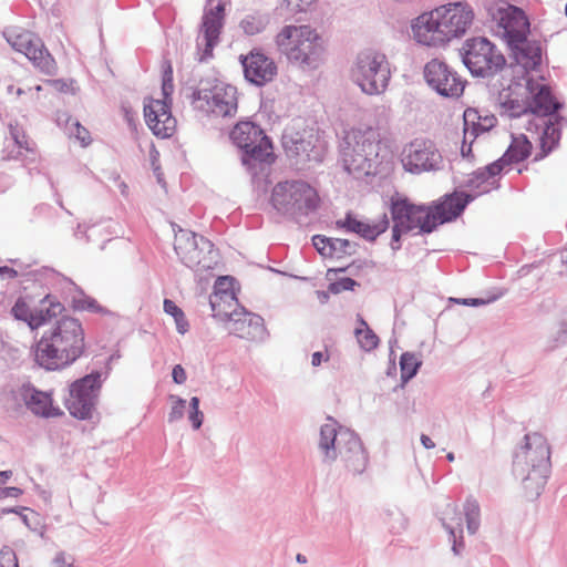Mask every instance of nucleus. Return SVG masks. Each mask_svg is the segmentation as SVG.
I'll use <instances>...</instances> for the list:
<instances>
[{
    "label": "nucleus",
    "instance_id": "obj_1",
    "mask_svg": "<svg viewBox=\"0 0 567 567\" xmlns=\"http://www.w3.org/2000/svg\"><path fill=\"white\" fill-rule=\"evenodd\" d=\"M474 196L463 190L445 194L431 204H414L406 197H392L390 214L393 226L404 233L419 229L417 234H431L437 226L457 219Z\"/></svg>",
    "mask_w": 567,
    "mask_h": 567
},
{
    "label": "nucleus",
    "instance_id": "obj_2",
    "mask_svg": "<svg viewBox=\"0 0 567 567\" xmlns=\"http://www.w3.org/2000/svg\"><path fill=\"white\" fill-rule=\"evenodd\" d=\"M84 350L82 323L76 318L63 316L35 343L34 361L47 371H59L73 364L83 355Z\"/></svg>",
    "mask_w": 567,
    "mask_h": 567
},
{
    "label": "nucleus",
    "instance_id": "obj_3",
    "mask_svg": "<svg viewBox=\"0 0 567 567\" xmlns=\"http://www.w3.org/2000/svg\"><path fill=\"white\" fill-rule=\"evenodd\" d=\"M474 19L466 2H453L419 16L412 23L415 40L427 47H441L463 37Z\"/></svg>",
    "mask_w": 567,
    "mask_h": 567
},
{
    "label": "nucleus",
    "instance_id": "obj_4",
    "mask_svg": "<svg viewBox=\"0 0 567 567\" xmlns=\"http://www.w3.org/2000/svg\"><path fill=\"white\" fill-rule=\"evenodd\" d=\"M550 445L538 433H527L523 444L514 452L513 473L522 480L527 497L537 498L545 488L551 472Z\"/></svg>",
    "mask_w": 567,
    "mask_h": 567
},
{
    "label": "nucleus",
    "instance_id": "obj_5",
    "mask_svg": "<svg viewBox=\"0 0 567 567\" xmlns=\"http://www.w3.org/2000/svg\"><path fill=\"white\" fill-rule=\"evenodd\" d=\"M233 278L225 276L217 280L215 292L209 298L213 317L228 323L230 333L248 340L262 339L266 334L264 318L257 313L239 307L233 290L224 288Z\"/></svg>",
    "mask_w": 567,
    "mask_h": 567
},
{
    "label": "nucleus",
    "instance_id": "obj_6",
    "mask_svg": "<svg viewBox=\"0 0 567 567\" xmlns=\"http://www.w3.org/2000/svg\"><path fill=\"white\" fill-rule=\"evenodd\" d=\"M229 137L240 152L241 165L252 182L265 179L276 161L272 142L254 122L243 121L230 131Z\"/></svg>",
    "mask_w": 567,
    "mask_h": 567
},
{
    "label": "nucleus",
    "instance_id": "obj_7",
    "mask_svg": "<svg viewBox=\"0 0 567 567\" xmlns=\"http://www.w3.org/2000/svg\"><path fill=\"white\" fill-rule=\"evenodd\" d=\"M276 43L287 60L301 69H317L322 61V38L310 25H286L277 34Z\"/></svg>",
    "mask_w": 567,
    "mask_h": 567
},
{
    "label": "nucleus",
    "instance_id": "obj_8",
    "mask_svg": "<svg viewBox=\"0 0 567 567\" xmlns=\"http://www.w3.org/2000/svg\"><path fill=\"white\" fill-rule=\"evenodd\" d=\"M380 135L377 130H351L340 144L343 168L349 174L369 175L380 151Z\"/></svg>",
    "mask_w": 567,
    "mask_h": 567
},
{
    "label": "nucleus",
    "instance_id": "obj_9",
    "mask_svg": "<svg viewBox=\"0 0 567 567\" xmlns=\"http://www.w3.org/2000/svg\"><path fill=\"white\" fill-rule=\"evenodd\" d=\"M317 190L305 181H285L276 184L270 203L281 215L297 219L308 216L319 207Z\"/></svg>",
    "mask_w": 567,
    "mask_h": 567
},
{
    "label": "nucleus",
    "instance_id": "obj_10",
    "mask_svg": "<svg viewBox=\"0 0 567 567\" xmlns=\"http://www.w3.org/2000/svg\"><path fill=\"white\" fill-rule=\"evenodd\" d=\"M110 370L107 365L103 371L92 370L69 384V395L64 399V404L73 417L78 420L92 419Z\"/></svg>",
    "mask_w": 567,
    "mask_h": 567
},
{
    "label": "nucleus",
    "instance_id": "obj_11",
    "mask_svg": "<svg viewBox=\"0 0 567 567\" xmlns=\"http://www.w3.org/2000/svg\"><path fill=\"white\" fill-rule=\"evenodd\" d=\"M237 89L215 78L202 79L192 92L194 109L217 116H230L237 111Z\"/></svg>",
    "mask_w": 567,
    "mask_h": 567
},
{
    "label": "nucleus",
    "instance_id": "obj_12",
    "mask_svg": "<svg viewBox=\"0 0 567 567\" xmlns=\"http://www.w3.org/2000/svg\"><path fill=\"white\" fill-rule=\"evenodd\" d=\"M352 80L368 95L383 93L391 79L385 54L365 50L358 54L351 71Z\"/></svg>",
    "mask_w": 567,
    "mask_h": 567
},
{
    "label": "nucleus",
    "instance_id": "obj_13",
    "mask_svg": "<svg viewBox=\"0 0 567 567\" xmlns=\"http://www.w3.org/2000/svg\"><path fill=\"white\" fill-rule=\"evenodd\" d=\"M174 250L183 265L196 271L214 269L219 259L209 239L182 228L175 234Z\"/></svg>",
    "mask_w": 567,
    "mask_h": 567
},
{
    "label": "nucleus",
    "instance_id": "obj_14",
    "mask_svg": "<svg viewBox=\"0 0 567 567\" xmlns=\"http://www.w3.org/2000/svg\"><path fill=\"white\" fill-rule=\"evenodd\" d=\"M461 55L464 65L477 78H492L506 65L504 54L484 37L467 39Z\"/></svg>",
    "mask_w": 567,
    "mask_h": 567
},
{
    "label": "nucleus",
    "instance_id": "obj_15",
    "mask_svg": "<svg viewBox=\"0 0 567 567\" xmlns=\"http://www.w3.org/2000/svg\"><path fill=\"white\" fill-rule=\"evenodd\" d=\"M34 281L41 285L62 287L68 289L71 296V305L74 311H87L100 313L102 316H112L113 312L101 306L93 297L87 296L81 287L75 285L70 278L61 275L50 267H41L29 271Z\"/></svg>",
    "mask_w": 567,
    "mask_h": 567
},
{
    "label": "nucleus",
    "instance_id": "obj_16",
    "mask_svg": "<svg viewBox=\"0 0 567 567\" xmlns=\"http://www.w3.org/2000/svg\"><path fill=\"white\" fill-rule=\"evenodd\" d=\"M402 155L404 169L412 174L437 172L444 167L441 152L427 138H414L404 147Z\"/></svg>",
    "mask_w": 567,
    "mask_h": 567
},
{
    "label": "nucleus",
    "instance_id": "obj_17",
    "mask_svg": "<svg viewBox=\"0 0 567 567\" xmlns=\"http://www.w3.org/2000/svg\"><path fill=\"white\" fill-rule=\"evenodd\" d=\"M488 14L493 22L502 32L508 47H515L516 43H523L529 33V21L523 9L502 4L491 7Z\"/></svg>",
    "mask_w": 567,
    "mask_h": 567
},
{
    "label": "nucleus",
    "instance_id": "obj_18",
    "mask_svg": "<svg viewBox=\"0 0 567 567\" xmlns=\"http://www.w3.org/2000/svg\"><path fill=\"white\" fill-rule=\"evenodd\" d=\"M319 140L312 130L296 131L288 127L281 137L282 148L289 158H296V164L307 162L320 163L323 157Z\"/></svg>",
    "mask_w": 567,
    "mask_h": 567
},
{
    "label": "nucleus",
    "instance_id": "obj_19",
    "mask_svg": "<svg viewBox=\"0 0 567 567\" xmlns=\"http://www.w3.org/2000/svg\"><path fill=\"white\" fill-rule=\"evenodd\" d=\"M423 76L426 84L443 97H458L464 92L465 82L440 59H432L424 65Z\"/></svg>",
    "mask_w": 567,
    "mask_h": 567
},
{
    "label": "nucleus",
    "instance_id": "obj_20",
    "mask_svg": "<svg viewBox=\"0 0 567 567\" xmlns=\"http://www.w3.org/2000/svg\"><path fill=\"white\" fill-rule=\"evenodd\" d=\"M63 311H65L64 305L51 293L45 295L40 301L39 307L33 310L30 309L22 297L18 298L11 308V315L13 318L25 322L31 330H35L45 324L53 318L62 315Z\"/></svg>",
    "mask_w": 567,
    "mask_h": 567
},
{
    "label": "nucleus",
    "instance_id": "obj_21",
    "mask_svg": "<svg viewBox=\"0 0 567 567\" xmlns=\"http://www.w3.org/2000/svg\"><path fill=\"white\" fill-rule=\"evenodd\" d=\"M338 455L353 474H361L368 465V454L360 436L350 429H340Z\"/></svg>",
    "mask_w": 567,
    "mask_h": 567
},
{
    "label": "nucleus",
    "instance_id": "obj_22",
    "mask_svg": "<svg viewBox=\"0 0 567 567\" xmlns=\"http://www.w3.org/2000/svg\"><path fill=\"white\" fill-rule=\"evenodd\" d=\"M144 117L157 137L166 138L173 135L176 120L171 112V101L148 99V102L144 103Z\"/></svg>",
    "mask_w": 567,
    "mask_h": 567
},
{
    "label": "nucleus",
    "instance_id": "obj_23",
    "mask_svg": "<svg viewBox=\"0 0 567 567\" xmlns=\"http://www.w3.org/2000/svg\"><path fill=\"white\" fill-rule=\"evenodd\" d=\"M245 79L262 86L270 82L277 74L275 62L259 50H252L248 55H240Z\"/></svg>",
    "mask_w": 567,
    "mask_h": 567
},
{
    "label": "nucleus",
    "instance_id": "obj_24",
    "mask_svg": "<svg viewBox=\"0 0 567 567\" xmlns=\"http://www.w3.org/2000/svg\"><path fill=\"white\" fill-rule=\"evenodd\" d=\"M526 89L530 93L528 99L529 114L536 115L538 118H546L555 115L563 109V104L556 100L548 85L535 83L528 80Z\"/></svg>",
    "mask_w": 567,
    "mask_h": 567
},
{
    "label": "nucleus",
    "instance_id": "obj_25",
    "mask_svg": "<svg viewBox=\"0 0 567 567\" xmlns=\"http://www.w3.org/2000/svg\"><path fill=\"white\" fill-rule=\"evenodd\" d=\"M19 395L28 410L34 415L41 417L61 416L63 412L53 405L52 396L49 392L37 389L30 382L23 383L19 389Z\"/></svg>",
    "mask_w": 567,
    "mask_h": 567
},
{
    "label": "nucleus",
    "instance_id": "obj_26",
    "mask_svg": "<svg viewBox=\"0 0 567 567\" xmlns=\"http://www.w3.org/2000/svg\"><path fill=\"white\" fill-rule=\"evenodd\" d=\"M563 122H567V120L560 115L555 116V123L546 118H538L537 122H528V125L526 126L527 131H532L533 128L538 130L539 127L543 128L539 138L540 152L536 154L535 161L543 159L558 146L561 137V131L558 125H560Z\"/></svg>",
    "mask_w": 567,
    "mask_h": 567
},
{
    "label": "nucleus",
    "instance_id": "obj_27",
    "mask_svg": "<svg viewBox=\"0 0 567 567\" xmlns=\"http://www.w3.org/2000/svg\"><path fill=\"white\" fill-rule=\"evenodd\" d=\"M337 228L344 229L348 233H354L365 239L367 241H375L377 238L386 231L390 226L386 214L375 224H369L358 220L352 213H347L344 219L336 221Z\"/></svg>",
    "mask_w": 567,
    "mask_h": 567
},
{
    "label": "nucleus",
    "instance_id": "obj_28",
    "mask_svg": "<svg viewBox=\"0 0 567 567\" xmlns=\"http://www.w3.org/2000/svg\"><path fill=\"white\" fill-rule=\"evenodd\" d=\"M504 168L499 165V161H495L485 167L474 171L470 178L465 182V186L476 190L474 199L478 195L487 194L492 189L499 187L498 179L496 178ZM473 196V194H470Z\"/></svg>",
    "mask_w": 567,
    "mask_h": 567
},
{
    "label": "nucleus",
    "instance_id": "obj_29",
    "mask_svg": "<svg viewBox=\"0 0 567 567\" xmlns=\"http://www.w3.org/2000/svg\"><path fill=\"white\" fill-rule=\"evenodd\" d=\"M340 429L344 427L330 416L320 426L318 447L323 455L322 462L326 464H332L338 457Z\"/></svg>",
    "mask_w": 567,
    "mask_h": 567
},
{
    "label": "nucleus",
    "instance_id": "obj_30",
    "mask_svg": "<svg viewBox=\"0 0 567 567\" xmlns=\"http://www.w3.org/2000/svg\"><path fill=\"white\" fill-rule=\"evenodd\" d=\"M518 64L526 71L536 70L542 63V45L538 41H528L516 43L515 47H508Z\"/></svg>",
    "mask_w": 567,
    "mask_h": 567
},
{
    "label": "nucleus",
    "instance_id": "obj_31",
    "mask_svg": "<svg viewBox=\"0 0 567 567\" xmlns=\"http://www.w3.org/2000/svg\"><path fill=\"white\" fill-rule=\"evenodd\" d=\"M23 54L44 74L53 75L55 73V61L39 39H32Z\"/></svg>",
    "mask_w": 567,
    "mask_h": 567
},
{
    "label": "nucleus",
    "instance_id": "obj_32",
    "mask_svg": "<svg viewBox=\"0 0 567 567\" xmlns=\"http://www.w3.org/2000/svg\"><path fill=\"white\" fill-rule=\"evenodd\" d=\"M532 150L533 145L525 134L512 135L509 146L497 161L504 168L506 165L517 164L528 158Z\"/></svg>",
    "mask_w": 567,
    "mask_h": 567
},
{
    "label": "nucleus",
    "instance_id": "obj_33",
    "mask_svg": "<svg viewBox=\"0 0 567 567\" xmlns=\"http://www.w3.org/2000/svg\"><path fill=\"white\" fill-rule=\"evenodd\" d=\"M223 22L224 21L220 19V17L210 16V13L204 11L202 27L203 37L205 40V49L200 60L213 55V50L219 41Z\"/></svg>",
    "mask_w": 567,
    "mask_h": 567
},
{
    "label": "nucleus",
    "instance_id": "obj_34",
    "mask_svg": "<svg viewBox=\"0 0 567 567\" xmlns=\"http://www.w3.org/2000/svg\"><path fill=\"white\" fill-rule=\"evenodd\" d=\"M464 120V136L465 140L471 137L472 142L482 133L491 130L496 122L494 116H491L488 124H483L481 122V116L475 109H466L463 114Z\"/></svg>",
    "mask_w": 567,
    "mask_h": 567
},
{
    "label": "nucleus",
    "instance_id": "obj_35",
    "mask_svg": "<svg viewBox=\"0 0 567 567\" xmlns=\"http://www.w3.org/2000/svg\"><path fill=\"white\" fill-rule=\"evenodd\" d=\"M499 106L502 109V115L508 117H520L522 115L529 114L528 101L519 100L517 96H513L509 90H503L499 93Z\"/></svg>",
    "mask_w": 567,
    "mask_h": 567
},
{
    "label": "nucleus",
    "instance_id": "obj_36",
    "mask_svg": "<svg viewBox=\"0 0 567 567\" xmlns=\"http://www.w3.org/2000/svg\"><path fill=\"white\" fill-rule=\"evenodd\" d=\"M422 365V360L413 352H403L400 358L401 385L413 379Z\"/></svg>",
    "mask_w": 567,
    "mask_h": 567
},
{
    "label": "nucleus",
    "instance_id": "obj_37",
    "mask_svg": "<svg viewBox=\"0 0 567 567\" xmlns=\"http://www.w3.org/2000/svg\"><path fill=\"white\" fill-rule=\"evenodd\" d=\"M359 322L362 326V328H357L354 330V334L360 348L365 352L374 350L379 346V337L368 326V323L362 317H359Z\"/></svg>",
    "mask_w": 567,
    "mask_h": 567
},
{
    "label": "nucleus",
    "instance_id": "obj_38",
    "mask_svg": "<svg viewBox=\"0 0 567 567\" xmlns=\"http://www.w3.org/2000/svg\"><path fill=\"white\" fill-rule=\"evenodd\" d=\"M464 514L466 519V527L470 534H475L480 527V505L474 497L466 498L464 503Z\"/></svg>",
    "mask_w": 567,
    "mask_h": 567
},
{
    "label": "nucleus",
    "instance_id": "obj_39",
    "mask_svg": "<svg viewBox=\"0 0 567 567\" xmlns=\"http://www.w3.org/2000/svg\"><path fill=\"white\" fill-rule=\"evenodd\" d=\"M164 311L174 318L176 330L185 334L189 330V323L184 311L171 299H165L163 303Z\"/></svg>",
    "mask_w": 567,
    "mask_h": 567
},
{
    "label": "nucleus",
    "instance_id": "obj_40",
    "mask_svg": "<svg viewBox=\"0 0 567 567\" xmlns=\"http://www.w3.org/2000/svg\"><path fill=\"white\" fill-rule=\"evenodd\" d=\"M384 520L389 527V530L393 534L402 533L406 528V525H408L406 517L398 508L386 511Z\"/></svg>",
    "mask_w": 567,
    "mask_h": 567
},
{
    "label": "nucleus",
    "instance_id": "obj_41",
    "mask_svg": "<svg viewBox=\"0 0 567 567\" xmlns=\"http://www.w3.org/2000/svg\"><path fill=\"white\" fill-rule=\"evenodd\" d=\"M359 244L352 243L348 239L332 238L331 247L329 250L330 257H341L343 255H354L358 250Z\"/></svg>",
    "mask_w": 567,
    "mask_h": 567
},
{
    "label": "nucleus",
    "instance_id": "obj_42",
    "mask_svg": "<svg viewBox=\"0 0 567 567\" xmlns=\"http://www.w3.org/2000/svg\"><path fill=\"white\" fill-rule=\"evenodd\" d=\"M10 135L11 138L8 144L18 148V154H24V152H31L33 154L32 150L29 147L24 133L18 126L10 125Z\"/></svg>",
    "mask_w": 567,
    "mask_h": 567
},
{
    "label": "nucleus",
    "instance_id": "obj_43",
    "mask_svg": "<svg viewBox=\"0 0 567 567\" xmlns=\"http://www.w3.org/2000/svg\"><path fill=\"white\" fill-rule=\"evenodd\" d=\"M240 27L243 28L246 34L255 35L265 30L266 23L259 17L247 16L245 19L241 20Z\"/></svg>",
    "mask_w": 567,
    "mask_h": 567
},
{
    "label": "nucleus",
    "instance_id": "obj_44",
    "mask_svg": "<svg viewBox=\"0 0 567 567\" xmlns=\"http://www.w3.org/2000/svg\"><path fill=\"white\" fill-rule=\"evenodd\" d=\"M12 476V471H1L0 472V499L12 497H19L23 491L16 486L4 487L3 485L8 482V480Z\"/></svg>",
    "mask_w": 567,
    "mask_h": 567
},
{
    "label": "nucleus",
    "instance_id": "obj_45",
    "mask_svg": "<svg viewBox=\"0 0 567 567\" xmlns=\"http://www.w3.org/2000/svg\"><path fill=\"white\" fill-rule=\"evenodd\" d=\"M169 400L173 402V405L168 413L167 421H168V423H175V422L179 421L181 419H183V416H184V412H185V408H186V400H184L177 395H174V394L169 395Z\"/></svg>",
    "mask_w": 567,
    "mask_h": 567
},
{
    "label": "nucleus",
    "instance_id": "obj_46",
    "mask_svg": "<svg viewBox=\"0 0 567 567\" xmlns=\"http://www.w3.org/2000/svg\"><path fill=\"white\" fill-rule=\"evenodd\" d=\"M188 419L194 430L200 429L204 421V414L199 410V399L193 396L189 401Z\"/></svg>",
    "mask_w": 567,
    "mask_h": 567
},
{
    "label": "nucleus",
    "instance_id": "obj_47",
    "mask_svg": "<svg viewBox=\"0 0 567 567\" xmlns=\"http://www.w3.org/2000/svg\"><path fill=\"white\" fill-rule=\"evenodd\" d=\"M359 286L360 284L357 280L350 277H343L333 282H330L329 291L333 295H338L342 291H353L354 288Z\"/></svg>",
    "mask_w": 567,
    "mask_h": 567
},
{
    "label": "nucleus",
    "instance_id": "obj_48",
    "mask_svg": "<svg viewBox=\"0 0 567 567\" xmlns=\"http://www.w3.org/2000/svg\"><path fill=\"white\" fill-rule=\"evenodd\" d=\"M7 40L16 51L23 53L28 50V45L32 41V35L27 32H21L9 35Z\"/></svg>",
    "mask_w": 567,
    "mask_h": 567
},
{
    "label": "nucleus",
    "instance_id": "obj_49",
    "mask_svg": "<svg viewBox=\"0 0 567 567\" xmlns=\"http://www.w3.org/2000/svg\"><path fill=\"white\" fill-rule=\"evenodd\" d=\"M332 237H327L324 235H315L312 237V244L317 251L324 257H330L329 250L331 247Z\"/></svg>",
    "mask_w": 567,
    "mask_h": 567
},
{
    "label": "nucleus",
    "instance_id": "obj_50",
    "mask_svg": "<svg viewBox=\"0 0 567 567\" xmlns=\"http://www.w3.org/2000/svg\"><path fill=\"white\" fill-rule=\"evenodd\" d=\"M567 344V308L564 311L563 320L555 336V347Z\"/></svg>",
    "mask_w": 567,
    "mask_h": 567
},
{
    "label": "nucleus",
    "instance_id": "obj_51",
    "mask_svg": "<svg viewBox=\"0 0 567 567\" xmlns=\"http://www.w3.org/2000/svg\"><path fill=\"white\" fill-rule=\"evenodd\" d=\"M443 526L444 528L446 529V532L449 533L450 535V538L452 539L453 542V545H452V551L454 553V555L458 556L461 555L462 553V549L464 547V544H463V540H462V537L460 539L456 538V534H455V528L443 523Z\"/></svg>",
    "mask_w": 567,
    "mask_h": 567
},
{
    "label": "nucleus",
    "instance_id": "obj_52",
    "mask_svg": "<svg viewBox=\"0 0 567 567\" xmlns=\"http://www.w3.org/2000/svg\"><path fill=\"white\" fill-rule=\"evenodd\" d=\"M72 125L75 127V133L73 134L75 138L79 140L83 146H87L91 143L90 132L78 121H74Z\"/></svg>",
    "mask_w": 567,
    "mask_h": 567
},
{
    "label": "nucleus",
    "instance_id": "obj_53",
    "mask_svg": "<svg viewBox=\"0 0 567 567\" xmlns=\"http://www.w3.org/2000/svg\"><path fill=\"white\" fill-rule=\"evenodd\" d=\"M287 8L291 12H302L306 11L307 8L315 1V0H285Z\"/></svg>",
    "mask_w": 567,
    "mask_h": 567
},
{
    "label": "nucleus",
    "instance_id": "obj_54",
    "mask_svg": "<svg viewBox=\"0 0 567 567\" xmlns=\"http://www.w3.org/2000/svg\"><path fill=\"white\" fill-rule=\"evenodd\" d=\"M405 234L406 233L400 230L398 228V226H392V236H391L390 247L393 252H396L398 250L401 249V247H402L401 239H402V236Z\"/></svg>",
    "mask_w": 567,
    "mask_h": 567
},
{
    "label": "nucleus",
    "instance_id": "obj_55",
    "mask_svg": "<svg viewBox=\"0 0 567 567\" xmlns=\"http://www.w3.org/2000/svg\"><path fill=\"white\" fill-rule=\"evenodd\" d=\"M173 381L177 384L185 383L187 375L184 368L181 364H176L172 370Z\"/></svg>",
    "mask_w": 567,
    "mask_h": 567
},
{
    "label": "nucleus",
    "instance_id": "obj_56",
    "mask_svg": "<svg viewBox=\"0 0 567 567\" xmlns=\"http://www.w3.org/2000/svg\"><path fill=\"white\" fill-rule=\"evenodd\" d=\"M23 154H18V148H14L13 146H10V144H7L3 150V156L2 159L9 161V159H20L22 161Z\"/></svg>",
    "mask_w": 567,
    "mask_h": 567
},
{
    "label": "nucleus",
    "instance_id": "obj_57",
    "mask_svg": "<svg viewBox=\"0 0 567 567\" xmlns=\"http://www.w3.org/2000/svg\"><path fill=\"white\" fill-rule=\"evenodd\" d=\"M19 276L18 270L8 266L0 267V278L1 279H16Z\"/></svg>",
    "mask_w": 567,
    "mask_h": 567
},
{
    "label": "nucleus",
    "instance_id": "obj_58",
    "mask_svg": "<svg viewBox=\"0 0 567 567\" xmlns=\"http://www.w3.org/2000/svg\"><path fill=\"white\" fill-rule=\"evenodd\" d=\"M456 302L464 305V306H471V307H478V306H483V305L487 303V301L482 298H464V299L456 300Z\"/></svg>",
    "mask_w": 567,
    "mask_h": 567
},
{
    "label": "nucleus",
    "instance_id": "obj_59",
    "mask_svg": "<svg viewBox=\"0 0 567 567\" xmlns=\"http://www.w3.org/2000/svg\"><path fill=\"white\" fill-rule=\"evenodd\" d=\"M206 11L208 13H210V16L220 17V19L224 21L225 6H224V3L220 0L218 1V3L214 8H210L208 10H206Z\"/></svg>",
    "mask_w": 567,
    "mask_h": 567
},
{
    "label": "nucleus",
    "instance_id": "obj_60",
    "mask_svg": "<svg viewBox=\"0 0 567 567\" xmlns=\"http://www.w3.org/2000/svg\"><path fill=\"white\" fill-rule=\"evenodd\" d=\"M173 90H174V85H173V81L171 79L162 80V92L165 97L164 99L165 101L171 96V94L173 93Z\"/></svg>",
    "mask_w": 567,
    "mask_h": 567
},
{
    "label": "nucleus",
    "instance_id": "obj_61",
    "mask_svg": "<svg viewBox=\"0 0 567 567\" xmlns=\"http://www.w3.org/2000/svg\"><path fill=\"white\" fill-rule=\"evenodd\" d=\"M328 359H329L328 354H324L321 351H317V352L312 353L311 364H312V367H319L322 363V361H327Z\"/></svg>",
    "mask_w": 567,
    "mask_h": 567
},
{
    "label": "nucleus",
    "instance_id": "obj_62",
    "mask_svg": "<svg viewBox=\"0 0 567 567\" xmlns=\"http://www.w3.org/2000/svg\"><path fill=\"white\" fill-rule=\"evenodd\" d=\"M66 559H65V553L59 551L56 553L55 557L53 558V565L54 567H68Z\"/></svg>",
    "mask_w": 567,
    "mask_h": 567
},
{
    "label": "nucleus",
    "instance_id": "obj_63",
    "mask_svg": "<svg viewBox=\"0 0 567 567\" xmlns=\"http://www.w3.org/2000/svg\"><path fill=\"white\" fill-rule=\"evenodd\" d=\"M467 140L464 138L463 141V145L461 147V155L462 157L464 158H470L473 156L472 154V141L470 142V144L466 143Z\"/></svg>",
    "mask_w": 567,
    "mask_h": 567
},
{
    "label": "nucleus",
    "instance_id": "obj_64",
    "mask_svg": "<svg viewBox=\"0 0 567 567\" xmlns=\"http://www.w3.org/2000/svg\"><path fill=\"white\" fill-rule=\"evenodd\" d=\"M12 181L9 175L0 173V193L4 192L10 185Z\"/></svg>",
    "mask_w": 567,
    "mask_h": 567
}]
</instances>
